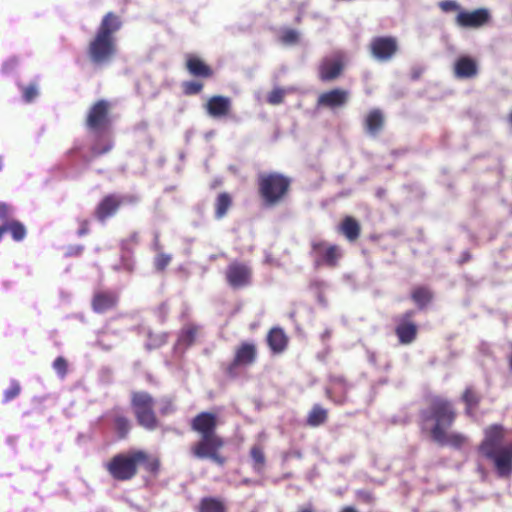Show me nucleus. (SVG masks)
<instances>
[{
  "instance_id": "52",
  "label": "nucleus",
  "mask_w": 512,
  "mask_h": 512,
  "mask_svg": "<svg viewBox=\"0 0 512 512\" xmlns=\"http://www.w3.org/2000/svg\"><path fill=\"white\" fill-rule=\"evenodd\" d=\"M299 512H314L312 507H303L299 510Z\"/></svg>"
},
{
  "instance_id": "43",
  "label": "nucleus",
  "mask_w": 512,
  "mask_h": 512,
  "mask_svg": "<svg viewBox=\"0 0 512 512\" xmlns=\"http://www.w3.org/2000/svg\"><path fill=\"white\" fill-rule=\"evenodd\" d=\"M53 368L62 377L67 374L68 364L65 358L62 356L57 357L53 362Z\"/></svg>"
},
{
  "instance_id": "28",
  "label": "nucleus",
  "mask_w": 512,
  "mask_h": 512,
  "mask_svg": "<svg viewBox=\"0 0 512 512\" xmlns=\"http://www.w3.org/2000/svg\"><path fill=\"white\" fill-rule=\"evenodd\" d=\"M329 411L320 404H314L307 414L306 425L309 427H319L328 420Z\"/></svg>"
},
{
  "instance_id": "37",
  "label": "nucleus",
  "mask_w": 512,
  "mask_h": 512,
  "mask_svg": "<svg viewBox=\"0 0 512 512\" xmlns=\"http://www.w3.org/2000/svg\"><path fill=\"white\" fill-rule=\"evenodd\" d=\"M204 84L200 81L192 80L186 81L182 84L183 93L187 96H192L202 92Z\"/></svg>"
},
{
  "instance_id": "13",
  "label": "nucleus",
  "mask_w": 512,
  "mask_h": 512,
  "mask_svg": "<svg viewBox=\"0 0 512 512\" xmlns=\"http://www.w3.org/2000/svg\"><path fill=\"white\" fill-rule=\"evenodd\" d=\"M414 316L415 312L413 310H408L394 318L396 323L394 332L398 338V342L402 345H409L417 338L418 326L413 320Z\"/></svg>"
},
{
  "instance_id": "33",
  "label": "nucleus",
  "mask_w": 512,
  "mask_h": 512,
  "mask_svg": "<svg viewBox=\"0 0 512 512\" xmlns=\"http://www.w3.org/2000/svg\"><path fill=\"white\" fill-rule=\"evenodd\" d=\"M411 298L419 309H424L433 299V293L425 286H417L412 290Z\"/></svg>"
},
{
  "instance_id": "3",
  "label": "nucleus",
  "mask_w": 512,
  "mask_h": 512,
  "mask_svg": "<svg viewBox=\"0 0 512 512\" xmlns=\"http://www.w3.org/2000/svg\"><path fill=\"white\" fill-rule=\"evenodd\" d=\"M122 27V20L114 12H107L101 19L95 34L86 47V56L94 67L109 64L117 55L116 33Z\"/></svg>"
},
{
  "instance_id": "40",
  "label": "nucleus",
  "mask_w": 512,
  "mask_h": 512,
  "mask_svg": "<svg viewBox=\"0 0 512 512\" xmlns=\"http://www.w3.org/2000/svg\"><path fill=\"white\" fill-rule=\"evenodd\" d=\"M176 410L173 399L170 397H164L160 400L159 412L162 416H168L174 413Z\"/></svg>"
},
{
  "instance_id": "53",
  "label": "nucleus",
  "mask_w": 512,
  "mask_h": 512,
  "mask_svg": "<svg viewBox=\"0 0 512 512\" xmlns=\"http://www.w3.org/2000/svg\"><path fill=\"white\" fill-rule=\"evenodd\" d=\"M509 369L512 371V354L508 356Z\"/></svg>"
},
{
  "instance_id": "54",
  "label": "nucleus",
  "mask_w": 512,
  "mask_h": 512,
  "mask_svg": "<svg viewBox=\"0 0 512 512\" xmlns=\"http://www.w3.org/2000/svg\"><path fill=\"white\" fill-rule=\"evenodd\" d=\"M508 122L512 126V111L508 115Z\"/></svg>"
},
{
  "instance_id": "2",
  "label": "nucleus",
  "mask_w": 512,
  "mask_h": 512,
  "mask_svg": "<svg viewBox=\"0 0 512 512\" xmlns=\"http://www.w3.org/2000/svg\"><path fill=\"white\" fill-rule=\"evenodd\" d=\"M191 430L200 435V439L191 446V453L197 459H209L219 466L226 463L220 451L225 440L217 433L218 417L212 412H200L192 418Z\"/></svg>"
},
{
  "instance_id": "6",
  "label": "nucleus",
  "mask_w": 512,
  "mask_h": 512,
  "mask_svg": "<svg viewBox=\"0 0 512 512\" xmlns=\"http://www.w3.org/2000/svg\"><path fill=\"white\" fill-rule=\"evenodd\" d=\"M292 179L279 172H264L257 177V192L265 208L282 204L289 196Z\"/></svg>"
},
{
  "instance_id": "16",
  "label": "nucleus",
  "mask_w": 512,
  "mask_h": 512,
  "mask_svg": "<svg viewBox=\"0 0 512 512\" xmlns=\"http://www.w3.org/2000/svg\"><path fill=\"white\" fill-rule=\"evenodd\" d=\"M344 69V63L341 55H335L332 58H325L319 65L318 74L323 82H328L338 78Z\"/></svg>"
},
{
  "instance_id": "14",
  "label": "nucleus",
  "mask_w": 512,
  "mask_h": 512,
  "mask_svg": "<svg viewBox=\"0 0 512 512\" xmlns=\"http://www.w3.org/2000/svg\"><path fill=\"white\" fill-rule=\"evenodd\" d=\"M398 49V41L393 36H376L369 43L371 55L381 62L391 60Z\"/></svg>"
},
{
  "instance_id": "21",
  "label": "nucleus",
  "mask_w": 512,
  "mask_h": 512,
  "mask_svg": "<svg viewBox=\"0 0 512 512\" xmlns=\"http://www.w3.org/2000/svg\"><path fill=\"white\" fill-rule=\"evenodd\" d=\"M460 401L464 404L465 415L471 417L478 409L482 395L474 385H467L461 393Z\"/></svg>"
},
{
  "instance_id": "25",
  "label": "nucleus",
  "mask_w": 512,
  "mask_h": 512,
  "mask_svg": "<svg viewBox=\"0 0 512 512\" xmlns=\"http://www.w3.org/2000/svg\"><path fill=\"white\" fill-rule=\"evenodd\" d=\"M341 233L349 242H355L361 234V225L352 216H345L338 227Z\"/></svg>"
},
{
  "instance_id": "48",
  "label": "nucleus",
  "mask_w": 512,
  "mask_h": 512,
  "mask_svg": "<svg viewBox=\"0 0 512 512\" xmlns=\"http://www.w3.org/2000/svg\"><path fill=\"white\" fill-rule=\"evenodd\" d=\"M472 258V255L469 251H464L462 252L460 258H459V264L463 265L465 263H467L468 261H470Z\"/></svg>"
},
{
  "instance_id": "32",
  "label": "nucleus",
  "mask_w": 512,
  "mask_h": 512,
  "mask_svg": "<svg viewBox=\"0 0 512 512\" xmlns=\"http://www.w3.org/2000/svg\"><path fill=\"white\" fill-rule=\"evenodd\" d=\"M232 204L233 199L228 192H222L218 194L214 202L215 217L217 219H222L225 217Z\"/></svg>"
},
{
  "instance_id": "51",
  "label": "nucleus",
  "mask_w": 512,
  "mask_h": 512,
  "mask_svg": "<svg viewBox=\"0 0 512 512\" xmlns=\"http://www.w3.org/2000/svg\"><path fill=\"white\" fill-rule=\"evenodd\" d=\"M7 232L6 222L0 226V241L3 238V235Z\"/></svg>"
},
{
  "instance_id": "4",
  "label": "nucleus",
  "mask_w": 512,
  "mask_h": 512,
  "mask_svg": "<svg viewBox=\"0 0 512 512\" xmlns=\"http://www.w3.org/2000/svg\"><path fill=\"white\" fill-rule=\"evenodd\" d=\"M478 453L488 460L501 479L512 477V441L504 442L507 431L501 424H491L483 431Z\"/></svg>"
},
{
  "instance_id": "47",
  "label": "nucleus",
  "mask_w": 512,
  "mask_h": 512,
  "mask_svg": "<svg viewBox=\"0 0 512 512\" xmlns=\"http://www.w3.org/2000/svg\"><path fill=\"white\" fill-rule=\"evenodd\" d=\"M423 74V69L420 67H414L411 70V79L412 80H418Z\"/></svg>"
},
{
  "instance_id": "42",
  "label": "nucleus",
  "mask_w": 512,
  "mask_h": 512,
  "mask_svg": "<svg viewBox=\"0 0 512 512\" xmlns=\"http://www.w3.org/2000/svg\"><path fill=\"white\" fill-rule=\"evenodd\" d=\"M439 8L445 12V13H449V12H460L462 11L461 10V6L455 1V0H442L439 2Z\"/></svg>"
},
{
  "instance_id": "44",
  "label": "nucleus",
  "mask_w": 512,
  "mask_h": 512,
  "mask_svg": "<svg viewBox=\"0 0 512 512\" xmlns=\"http://www.w3.org/2000/svg\"><path fill=\"white\" fill-rule=\"evenodd\" d=\"M38 95L37 87L33 84L23 88V98L26 102L33 101Z\"/></svg>"
},
{
  "instance_id": "27",
  "label": "nucleus",
  "mask_w": 512,
  "mask_h": 512,
  "mask_svg": "<svg viewBox=\"0 0 512 512\" xmlns=\"http://www.w3.org/2000/svg\"><path fill=\"white\" fill-rule=\"evenodd\" d=\"M114 429L119 439H125L131 429L130 420L117 408L111 411Z\"/></svg>"
},
{
  "instance_id": "26",
  "label": "nucleus",
  "mask_w": 512,
  "mask_h": 512,
  "mask_svg": "<svg viewBox=\"0 0 512 512\" xmlns=\"http://www.w3.org/2000/svg\"><path fill=\"white\" fill-rule=\"evenodd\" d=\"M113 148V141L109 135L99 134L96 136L94 142L90 147V157L86 158L85 161L89 162L93 158L100 157Z\"/></svg>"
},
{
  "instance_id": "17",
  "label": "nucleus",
  "mask_w": 512,
  "mask_h": 512,
  "mask_svg": "<svg viewBox=\"0 0 512 512\" xmlns=\"http://www.w3.org/2000/svg\"><path fill=\"white\" fill-rule=\"evenodd\" d=\"M119 296L111 290L96 291L91 300V307L95 313L102 314L117 306Z\"/></svg>"
},
{
  "instance_id": "11",
  "label": "nucleus",
  "mask_w": 512,
  "mask_h": 512,
  "mask_svg": "<svg viewBox=\"0 0 512 512\" xmlns=\"http://www.w3.org/2000/svg\"><path fill=\"white\" fill-rule=\"evenodd\" d=\"M112 105L108 100L100 99L94 102L89 108L85 124L87 128L93 132H104L111 126Z\"/></svg>"
},
{
  "instance_id": "12",
  "label": "nucleus",
  "mask_w": 512,
  "mask_h": 512,
  "mask_svg": "<svg viewBox=\"0 0 512 512\" xmlns=\"http://www.w3.org/2000/svg\"><path fill=\"white\" fill-rule=\"evenodd\" d=\"M252 279L253 270L248 263L234 260L227 265L225 280L232 289L248 287L252 284Z\"/></svg>"
},
{
  "instance_id": "18",
  "label": "nucleus",
  "mask_w": 512,
  "mask_h": 512,
  "mask_svg": "<svg viewBox=\"0 0 512 512\" xmlns=\"http://www.w3.org/2000/svg\"><path fill=\"white\" fill-rule=\"evenodd\" d=\"M231 109V99L222 95L211 96L205 104L207 114L213 118L227 117L229 116Z\"/></svg>"
},
{
  "instance_id": "23",
  "label": "nucleus",
  "mask_w": 512,
  "mask_h": 512,
  "mask_svg": "<svg viewBox=\"0 0 512 512\" xmlns=\"http://www.w3.org/2000/svg\"><path fill=\"white\" fill-rule=\"evenodd\" d=\"M478 74V65L475 59L469 56L459 57L454 64V75L459 79L473 78Z\"/></svg>"
},
{
  "instance_id": "50",
  "label": "nucleus",
  "mask_w": 512,
  "mask_h": 512,
  "mask_svg": "<svg viewBox=\"0 0 512 512\" xmlns=\"http://www.w3.org/2000/svg\"><path fill=\"white\" fill-rule=\"evenodd\" d=\"M339 512H359V511L354 506L347 505V506L342 507Z\"/></svg>"
},
{
  "instance_id": "10",
  "label": "nucleus",
  "mask_w": 512,
  "mask_h": 512,
  "mask_svg": "<svg viewBox=\"0 0 512 512\" xmlns=\"http://www.w3.org/2000/svg\"><path fill=\"white\" fill-rule=\"evenodd\" d=\"M311 257L315 268L329 267L335 268L342 257L341 249L336 244H329L323 240H314L311 242Z\"/></svg>"
},
{
  "instance_id": "49",
  "label": "nucleus",
  "mask_w": 512,
  "mask_h": 512,
  "mask_svg": "<svg viewBox=\"0 0 512 512\" xmlns=\"http://www.w3.org/2000/svg\"><path fill=\"white\" fill-rule=\"evenodd\" d=\"M83 246L77 245L75 247H71L69 251V255H80L83 251Z\"/></svg>"
},
{
  "instance_id": "15",
  "label": "nucleus",
  "mask_w": 512,
  "mask_h": 512,
  "mask_svg": "<svg viewBox=\"0 0 512 512\" xmlns=\"http://www.w3.org/2000/svg\"><path fill=\"white\" fill-rule=\"evenodd\" d=\"M490 13L485 8L473 11H460L455 19L456 24L462 28H479L490 21Z\"/></svg>"
},
{
  "instance_id": "35",
  "label": "nucleus",
  "mask_w": 512,
  "mask_h": 512,
  "mask_svg": "<svg viewBox=\"0 0 512 512\" xmlns=\"http://www.w3.org/2000/svg\"><path fill=\"white\" fill-rule=\"evenodd\" d=\"M6 227L7 232H10L15 241H22L25 238L26 228L21 222L17 220L6 221Z\"/></svg>"
},
{
  "instance_id": "9",
  "label": "nucleus",
  "mask_w": 512,
  "mask_h": 512,
  "mask_svg": "<svg viewBox=\"0 0 512 512\" xmlns=\"http://www.w3.org/2000/svg\"><path fill=\"white\" fill-rule=\"evenodd\" d=\"M138 198L133 195L122 196L116 193L104 195L94 209V217L100 223H105L114 217L124 203H136Z\"/></svg>"
},
{
  "instance_id": "8",
  "label": "nucleus",
  "mask_w": 512,
  "mask_h": 512,
  "mask_svg": "<svg viewBox=\"0 0 512 512\" xmlns=\"http://www.w3.org/2000/svg\"><path fill=\"white\" fill-rule=\"evenodd\" d=\"M258 358V347L253 341H242L234 349L233 359L223 367L225 375L236 378L241 368L253 366Z\"/></svg>"
},
{
  "instance_id": "46",
  "label": "nucleus",
  "mask_w": 512,
  "mask_h": 512,
  "mask_svg": "<svg viewBox=\"0 0 512 512\" xmlns=\"http://www.w3.org/2000/svg\"><path fill=\"white\" fill-rule=\"evenodd\" d=\"M9 212H10V207L4 202H0V219L5 220V222L9 221L8 220Z\"/></svg>"
},
{
  "instance_id": "45",
  "label": "nucleus",
  "mask_w": 512,
  "mask_h": 512,
  "mask_svg": "<svg viewBox=\"0 0 512 512\" xmlns=\"http://www.w3.org/2000/svg\"><path fill=\"white\" fill-rule=\"evenodd\" d=\"M78 230L77 235L79 237H83L87 235L90 231V221L88 219H78Z\"/></svg>"
},
{
  "instance_id": "55",
  "label": "nucleus",
  "mask_w": 512,
  "mask_h": 512,
  "mask_svg": "<svg viewBox=\"0 0 512 512\" xmlns=\"http://www.w3.org/2000/svg\"><path fill=\"white\" fill-rule=\"evenodd\" d=\"M244 483H245V484L249 483V480H248V479H245V480H244Z\"/></svg>"
},
{
  "instance_id": "39",
  "label": "nucleus",
  "mask_w": 512,
  "mask_h": 512,
  "mask_svg": "<svg viewBox=\"0 0 512 512\" xmlns=\"http://www.w3.org/2000/svg\"><path fill=\"white\" fill-rule=\"evenodd\" d=\"M20 392H21L20 384L15 380L11 381L9 388L7 390H5L3 393V402H5V403L10 402L11 400L18 397Z\"/></svg>"
},
{
  "instance_id": "34",
  "label": "nucleus",
  "mask_w": 512,
  "mask_h": 512,
  "mask_svg": "<svg viewBox=\"0 0 512 512\" xmlns=\"http://www.w3.org/2000/svg\"><path fill=\"white\" fill-rule=\"evenodd\" d=\"M250 457L252 459V467L254 471L260 473L266 465V457L264 449L261 445L255 444L250 448Z\"/></svg>"
},
{
  "instance_id": "29",
  "label": "nucleus",
  "mask_w": 512,
  "mask_h": 512,
  "mask_svg": "<svg viewBox=\"0 0 512 512\" xmlns=\"http://www.w3.org/2000/svg\"><path fill=\"white\" fill-rule=\"evenodd\" d=\"M199 329V326L194 323L184 325L178 335V344L185 348L192 346L196 341Z\"/></svg>"
},
{
  "instance_id": "38",
  "label": "nucleus",
  "mask_w": 512,
  "mask_h": 512,
  "mask_svg": "<svg viewBox=\"0 0 512 512\" xmlns=\"http://www.w3.org/2000/svg\"><path fill=\"white\" fill-rule=\"evenodd\" d=\"M285 95V89L281 87H276L267 95V102L271 105H279L283 103Z\"/></svg>"
},
{
  "instance_id": "20",
  "label": "nucleus",
  "mask_w": 512,
  "mask_h": 512,
  "mask_svg": "<svg viewBox=\"0 0 512 512\" xmlns=\"http://www.w3.org/2000/svg\"><path fill=\"white\" fill-rule=\"evenodd\" d=\"M349 98L348 91L335 88L319 95L317 105L326 108H336L344 106Z\"/></svg>"
},
{
  "instance_id": "31",
  "label": "nucleus",
  "mask_w": 512,
  "mask_h": 512,
  "mask_svg": "<svg viewBox=\"0 0 512 512\" xmlns=\"http://www.w3.org/2000/svg\"><path fill=\"white\" fill-rule=\"evenodd\" d=\"M198 512H227L226 504L216 497H203L199 501Z\"/></svg>"
},
{
  "instance_id": "7",
  "label": "nucleus",
  "mask_w": 512,
  "mask_h": 512,
  "mask_svg": "<svg viewBox=\"0 0 512 512\" xmlns=\"http://www.w3.org/2000/svg\"><path fill=\"white\" fill-rule=\"evenodd\" d=\"M130 405L139 426L154 431L159 427V420L155 412V399L147 391H133L130 396Z\"/></svg>"
},
{
  "instance_id": "5",
  "label": "nucleus",
  "mask_w": 512,
  "mask_h": 512,
  "mask_svg": "<svg viewBox=\"0 0 512 512\" xmlns=\"http://www.w3.org/2000/svg\"><path fill=\"white\" fill-rule=\"evenodd\" d=\"M142 466L150 475L158 476L161 468L159 457L146 452L145 450L134 449L126 453L114 455L106 464L105 468L110 476L116 481H130L138 474V468Z\"/></svg>"
},
{
  "instance_id": "22",
  "label": "nucleus",
  "mask_w": 512,
  "mask_h": 512,
  "mask_svg": "<svg viewBox=\"0 0 512 512\" xmlns=\"http://www.w3.org/2000/svg\"><path fill=\"white\" fill-rule=\"evenodd\" d=\"M266 342L272 354H282L288 347L289 338L280 327L271 328L266 336Z\"/></svg>"
},
{
  "instance_id": "41",
  "label": "nucleus",
  "mask_w": 512,
  "mask_h": 512,
  "mask_svg": "<svg viewBox=\"0 0 512 512\" xmlns=\"http://www.w3.org/2000/svg\"><path fill=\"white\" fill-rule=\"evenodd\" d=\"M171 256L165 253H159L154 259V267L157 271H164L171 262Z\"/></svg>"
},
{
  "instance_id": "24",
  "label": "nucleus",
  "mask_w": 512,
  "mask_h": 512,
  "mask_svg": "<svg viewBox=\"0 0 512 512\" xmlns=\"http://www.w3.org/2000/svg\"><path fill=\"white\" fill-rule=\"evenodd\" d=\"M384 124V114L378 108L370 110L364 118L365 131L371 136H377L384 128Z\"/></svg>"
},
{
  "instance_id": "36",
  "label": "nucleus",
  "mask_w": 512,
  "mask_h": 512,
  "mask_svg": "<svg viewBox=\"0 0 512 512\" xmlns=\"http://www.w3.org/2000/svg\"><path fill=\"white\" fill-rule=\"evenodd\" d=\"M280 42L286 46L296 45L300 40V34L292 28H285L281 31Z\"/></svg>"
},
{
  "instance_id": "30",
  "label": "nucleus",
  "mask_w": 512,
  "mask_h": 512,
  "mask_svg": "<svg viewBox=\"0 0 512 512\" xmlns=\"http://www.w3.org/2000/svg\"><path fill=\"white\" fill-rule=\"evenodd\" d=\"M330 381L333 385L338 386L343 394L339 397L335 396L334 389L328 388L326 390V396L328 399L332 400L336 404H343L346 401V393L348 390V384L346 379L343 376H333L330 378Z\"/></svg>"
},
{
  "instance_id": "19",
  "label": "nucleus",
  "mask_w": 512,
  "mask_h": 512,
  "mask_svg": "<svg viewBox=\"0 0 512 512\" xmlns=\"http://www.w3.org/2000/svg\"><path fill=\"white\" fill-rule=\"evenodd\" d=\"M185 68L191 76L196 78L209 79L214 75L212 67L193 54L186 56Z\"/></svg>"
},
{
  "instance_id": "1",
  "label": "nucleus",
  "mask_w": 512,
  "mask_h": 512,
  "mask_svg": "<svg viewBox=\"0 0 512 512\" xmlns=\"http://www.w3.org/2000/svg\"><path fill=\"white\" fill-rule=\"evenodd\" d=\"M458 413L451 400L434 395L427 401V407L420 411V426L428 431L432 440L441 446L462 448L467 437L459 432H448L457 419Z\"/></svg>"
}]
</instances>
